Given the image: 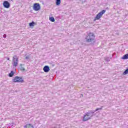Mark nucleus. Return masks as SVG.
<instances>
[{"label":"nucleus","instance_id":"nucleus-17","mask_svg":"<svg viewBox=\"0 0 128 128\" xmlns=\"http://www.w3.org/2000/svg\"><path fill=\"white\" fill-rule=\"evenodd\" d=\"M128 74V68L125 70V71L123 72V75L126 76V74Z\"/></svg>","mask_w":128,"mask_h":128},{"label":"nucleus","instance_id":"nucleus-20","mask_svg":"<svg viewBox=\"0 0 128 128\" xmlns=\"http://www.w3.org/2000/svg\"><path fill=\"white\" fill-rule=\"evenodd\" d=\"M3 38H6V34H4Z\"/></svg>","mask_w":128,"mask_h":128},{"label":"nucleus","instance_id":"nucleus-13","mask_svg":"<svg viewBox=\"0 0 128 128\" xmlns=\"http://www.w3.org/2000/svg\"><path fill=\"white\" fill-rule=\"evenodd\" d=\"M56 6H60V0H56Z\"/></svg>","mask_w":128,"mask_h":128},{"label":"nucleus","instance_id":"nucleus-8","mask_svg":"<svg viewBox=\"0 0 128 128\" xmlns=\"http://www.w3.org/2000/svg\"><path fill=\"white\" fill-rule=\"evenodd\" d=\"M50 69V66H45L43 68V70L44 72H48Z\"/></svg>","mask_w":128,"mask_h":128},{"label":"nucleus","instance_id":"nucleus-9","mask_svg":"<svg viewBox=\"0 0 128 128\" xmlns=\"http://www.w3.org/2000/svg\"><path fill=\"white\" fill-rule=\"evenodd\" d=\"M90 120V118L88 116V115L86 113L85 115H84L83 117V122H86V120Z\"/></svg>","mask_w":128,"mask_h":128},{"label":"nucleus","instance_id":"nucleus-22","mask_svg":"<svg viewBox=\"0 0 128 128\" xmlns=\"http://www.w3.org/2000/svg\"><path fill=\"white\" fill-rule=\"evenodd\" d=\"M81 96H82V94H81Z\"/></svg>","mask_w":128,"mask_h":128},{"label":"nucleus","instance_id":"nucleus-7","mask_svg":"<svg viewBox=\"0 0 128 128\" xmlns=\"http://www.w3.org/2000/svg\"><path fill=\"white\" fill-rule=\"evenodd\" d=\"M3 6L5 8H9L10 6V4L8 1H4L3 2Z\"/></svg>","mask_w":128,"mask_h":128},{"label":"nucleus","instance_id":"nucleus-15","mask_svg":"<svg viewBox=\"0 0 128 128\" xmlns=\"http://www.w3.org/2000/svg\"><path fill=\"white\" fill-rule=\"evenodd\" d=\"M20 66H21L20 68V70H22V72H24L26 70V69L24 68L22 66V64H20Z\"/></svg>","mask_w":128,"mask_h":128},{"label":"nucleus","instance_id":"nucleus-12","mask_svg":"<svg viewBox=\"0 0 128 128\" xmlns=\"http://www.w3.org/2000/svg\"><path fill=\"white\" fill-rule=\"evenodd\" d=\"M26 128H34V127L32 126V124H26Z\"/></svg>","mask_w":128,"mask_h":128},{"label":"nucleus","instance_id":"nucleus-4","mask_svg":"<svg viewBox=\"0 0 128 128\" xmlns=\"http://www.w3.org/2000/svg\"><path fill=\"white\" fill-rule=\"evenodd\" d=\"M12 62H14V66H17L18 62V58L16 56V55H14L12 58Z\"/></svg>","mask_w":128,"mask_h":128},{"label":"nucleus","instance_id":"nucleus-19","mask_svg":"<svg viewBox=\"0 0 128 128\" xmlns=\"http://www.w3.org/2000/svg\"><path fill=\"white\" fill-rule=\"evenodd\" d=\"M106 62H110V58H106Z\"/></svg>","mask_w":128,"mask_h":128},{"label":"nucleus","instance_id":"nucleus-21","mask_svg":"<svg viewBox=\"0 0 128 128\" xmlns=\"http://www.w3.org/2000/svg\"><path fill=\"white\" fill-rule=\"evenodd\" d=\"M8 60H10V58H8Z\"/></svg>","mask_w":128,"mask_h":128},{"label":"nucleus","instance_id":"nucleus-18","mask_svg":"<svg viewBox=\"0 0 128 128\" xmlns=\"http://www.w3.org/2000/svg\"><path fill=\"white\" fill-rule=\"evenodd\" d=\"M25 58L26 60H30V56H26Z\"/></svg>","mask_w":128,"mask_h":128},{"label":"nucleus","instance_id":"nucleus-5","mask_svg":"<svg viewBox=\"0 0 128 128\" xmlns=\"http://www.w3.org/2000/svg\"><path fill=\"white\" fill-rule=\"evenodd\" d=\"M13 82H24V80L22 78L16 76L13 80Z\"/></svg>","mask_w":128,"mask_h":128},{"label":"nucleus","instance_id":"nucleus-16","mask_svg":"<svg viewBox=\"0 0 128 128\" xmlns=\"http://www.w3.org/2000/svg\"><path fill=\"white\" fill-rule=\"evenodd\" d=\"M50 22H54L55 21L54 18V17H50Z\"/></svg>","mask_w":128,"mask_h":128},{"label":"nucleus","instance_id":"nucleus-6","mask_svg":"<svg viewBox=\"0 0 128 128\" xmlns=\"http://www.w3.org/2000/svg\"><path fill=\"white\" fill-rule=\"evenodd\" d=\"M33 10H36V12H38V10H40V4L38 3L34 4L33 6Z\"/></svg>","mask_w":128,"mask_h":128},{"label":"nucleus","instance_id":"nucleus-14","mask_svg":"<svg viewBox=\"0 0 128 128\" xmlns=\"http://www.w3.org/2000/svg\"><path fill=\"white\" fill-rule=\"evenodd\" d=\"M34 24H36V23L34 22H32L29 24V26H34Z\"/></svg>","mask_w":128,"mask_h":128},{"label":"nucleus","instance_id":"nucleus-2","mask_svg":"<svg viewBox=\"0 0 128 128\" xmlns=\"http://www.w3.org/2000/svg\"><path fill=\"white\" fill-rule=\"evenodd\" d=\"M102 110V106L100 108H97L94 111H90L86 112V114L88 115V116L91 118H92L94 116H96V114L94 113L96 112H98V110Z\"/></svg>","mask_w":128,"mask_h":128},{"label":"nucleus","instance_id":"nucleus-3","mask_svg":"<svg viewBox=\"0 0 128 128\" xmlns=\"http://www.w3.org/2000/svg\"><path fill=\"white\" fill-rule=\"evenodd\" d=\"M106 12V10H102V12H99L95 17V18L94 19V22H96L97 20H99L100 18L102 16V14Z\"/></svg>","mask_w":128,"mask_h":128},{"label":"nucleus","instance_id":"nucleus-11","mask_svg":"<svg viewBox=\"0 0 128 128\" xmlns=\"http://www.w3.org/2000/svg\"><path fill=\"white\" fill-rule=\"evenodd\" d=\"M128 54H124L122 57V60H128Z\"/></svg>","mask_w":128,"mask_h":128},{"label":"nucleus","instance_id":"nucleus-1","mask_svg":"<svg viewBox=\"0 0 128 128\" xmlns=\"http://www.w3.org/2000/svg\"><path fill=\"white\" fill-rule=\"evenodd\" d=\"M94 33H89L88 34V36L85 38L86 42H94Z\"/></svg>","mask_w":128,"mask_h":128},{"label":"nucleus","instance_id":"nucleus-10","mask_svg":"<svg viewBox=\"0 0 128 128\" xmlns=\"http://www.w3.org/2000/svg\"><path fill=\"white\" fill-rule=\"evenodd\" d=\"M14 74V72L11 71L10 73L9 74L8 76H10V78H12Z\"/></svg>","mask_w":128,"mask_h":128}]
</instances>
